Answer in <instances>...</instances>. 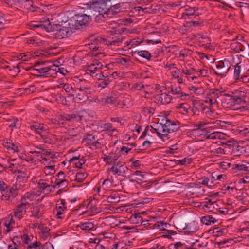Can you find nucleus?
<instances>
[{"label":"nucleus","mask_w":249,"mask_h":249,"mask_svg":"<svg viewBox=\"0 0 249 249\" xmlns=\"http://www.w3.org/2000/svg\"><path fill=\"white\" fill-rule=\"evenodd\" d=\"M87 5L89 6L90 10H92L95 12L93 14L94 16L100 18L108 8L111 7L112 4L110 0H92Z\"/></svg>","instance_id":"f257e3e1"},{"label":"nucleus","mask_w":249,"mask_h":249,"mask_svg":"<svg viewBox=\"0 0 249 249\" xmlns=\"http://www.w3.org/2000/svg\"><path fill=\"white\" fill-rule=\"evenodd\" d=\"M114 175L124 176L128 168L125 166L124 162L120 161H114L112 166L108 169Z\"/></svg>","instance_id":"f03ea898"},{"label":"nucleus","mask_w":249,"mask_h":249,"mask_svg":"<svg viewBox=\"0 0 249 249\" xmlns=\"http://www.w3.org/2000/svg\"><path fill=\"white\" fill-rule=\"evenodd\" d=\"M31 128L39 134L45 142L50 143L51 139L48 136V130L44 127L43 124H34L31 126Z\"/></svg>","instance_id":"7ed1b4c3"},{"label":"nucleus","mask_w":249,"mask_h":249,"mask_svg":"<svg viewBox=\"0 0 249 249\" xmlns=\"http://www.w3.org/2000/svg\"><path fill=\"white\" fill-rule=\"evenodd\" d=\"M29 206L30 204L28 202H22L13 209L12 213L16 218L20 220L26 213V210Z\"/></svg>","instance_id":"20e7f679"},{"label":"nucleus","mask_w":249,"mask_h":249,"mask_svg":"<svg viewBox=\"0 0 249 249\" xmlns=\"http://www.w3.org/2000/svg\"><path fill=\"white\" fill-rule=\"evenodd\" d=\"M75 20L74 26L76 29H80L83 26H86L90 20L89 16L86 14H77L73 17Z\"/></svg>","instance_id":"39448f33"},{"label":"nucleus","mask_w":249,"mask_h":249,"mask_svg":"<svg viewBox=\"0 0 249 249\" xmlns=\"http://www.w3.org/2000/svg\"><path fill=\"white\" fill-rule=\"evenodd\" d=\"M216 67L217 71H214V73L217 75L221 77L226 76L230 69L228 62L225 61H219L218 64L216 65Z\"/></svg>","instance_id":"423d86ee"},{"label":"nucleus","mask_w":249,"mask_h":249,"mask_svg":"<svg viewBox=\"0 0 249 249\" xmlns=\"http://www.w3.org/2000/svg\"><path fill=\"white\" fill-rule=\"evenodd\" d=\"M90 89L87 87L80 86L78 87V90L77 92L76 97H74V100L76 102L86 101L88 99V94L89 93Z\"/></svg>","instance_id":"0eeeda50"},{"label":"nucleus","mask_w":249,"mask_h":249,"mask_svg":"<svg viewBox=\"0 0 249 249\" xmlns=\"http://www.w3.org/2000/svg\"><path fill=\"white\" fill-rule=\"evenodd\" d=\"M2 199L7 201L12 197L14 198L18 195L16 186H13L10 188L7 186L2 192Z\"/></svg>","instance_id":"6e6552de"},{"label":"nucleus","mask_w":249,"mask_h":249,"mask_svg":"<svg viewBox=\"0 0 249 249\" xmlns=\"http://www.w3.org/2000/svg\"><path fill=\"white\" fill-rule=\"evenodd\" d=\"M119 4L112 5L110 8H108L107 11L104 13L101 17L104 19L112 18L114 16H115L117 14L120 12Z\"/></svg>","instance_id":"1a4fd4ad"},{"label":"nucleus","mask_w":249,"mask_h":249,"mask_svg":"<svg viewBox=\"0 0 249 249\" xmlns=\"http://www.w3.org/2000/svg\"><path fill=\"white\" fill-rule=\"evenodd\" d=\"M83 142L88 145H92L96 149L101 146L100 143L97 140V136L92 134H88L85 138H83Z\"/></svg>","instance_id":"9d476101"},{"label":"nucleus","mask_w":249,"mask_h":249,"mask_svg":"<svg viewBox=\"0 0 249 249\" xmlns=\"http://www.w3.org/2000/svg\"><path fill=\"white\" fill-rule=\"evenodd\" d=\"M56 67H55V69H53L50 67L38 68V71L39 74L38 76L45 77H52L53 74H56Z\"/></svg>","instance_id":"9b49d317"},{"label":"nucleus","mask_w":249,"mask_h":249,"mask_svg":"<svg viewBox=\"0 0 249 249\" xmlns=\"http://www.w3.org/2000/svg\"><path fill=\"white\" fill-rule=\"evenodd\" d=\"M234 94L236 95L232 96V97H231V99H229L231 104H233V105H235V104H240L242 102H245L242 97L246 96V92L245 91L236 90Z\"/></svg>","instance_id":"f8f14e48"},{"label":"nucleus","mask_w":249,"mask_h":249,"mask_svg":"<svg viewBox=\"0 0 249 249\" xmlns=\"http://www.w3.org/2000/svg\"><path fill=\"white\" fill-rule=\"evenodd\" d=\"M162 121H166V125L168 130L167 131L169 132V133L176 132L180 128V125L178 121H172L166 117L162 119Z\"/></svg>","instance_id":"ddd939ff"},{"label":"nucleus","mask_w":249,"mask_h":249,"mask_svg":"<svg viewBox=\"0 0 249 249\" xmlns=\"http://www.w3.org/2000/svg\"><path fill=\"white\" fill-rule=\"evenodd\" d=\"M55 155L52 154L51 155H36V160H39L42 164L47 166L52 164H53V161L52 159L53 158Z\"/></svg>","instance_id":"4468645a"},{"label":"nucleus","mask_w":249,"mask_h":249,"mask_svg":"<svg viewBox=\"0 0 249 249\" xmlns=\"http://www.w3.org/2000/svg\"><path fill=\"white\" fill-rule=\"evenodd\" d=\"M44 213V206L42 205L35 206L31 211V217L39 219Z\"/></svg>","instance_id":"2eb2a0df"},{"label":"nucleus","mask_w":249,"mask_h":249,"mask_svg":"<svg viewBox=\"0 0 249 249\" xmlns=\"http://www.w3.org/2000/svg\"><path fill=\"white\" fill-rule=\"evenodd\" d=\"M102 37H98L94 40H91V42L89 43V48L91 51L102 50L101 43Z\"/></svg>","instance_id":"dca6fc26"},{"label":"nucleus","mask_w":249,"mask_h":249,"mask_svg":"<svg viewBox=\"0 0 249 249\" xmlns=\"http://www.w3.org/2000/svg\"><path fill=\"white\" fill-rule=\"evenodd\" d=\"M157 101L160 102L162 105H166L170 103L172 97L169 93H162L158 94L156 97Z\"/></svg>","instance_id":"f3484780"},{"label":"nucleus","mask_w":249,"mask_h":249,"mask_svg":"<svg viewBox=\"0 0 249 249\" xmlns=\"http://www.w3.org/2000/svg\"><path fill=\"white\" fill-rule=\"evenodd\" d=\"M170 91L173 95H178V97L181 98L182 100H185L187 97H189V94L182 92L180 86L175 87L172 86L171 87Z\"/></svg>","instance_id":"a211bd4d"},{"label":"nucleus","mask_w":249,"mask_h":249,"mask_svg":"<svg viewBox=\"0 0 249 249\" xmlns=\"http://www.w3.org/2000/svg\"><path fill=\"white\" fill-rule=\"evenodd\" d=\"M164 124H163L162 123H159V131L158 137H159L160 138L164 139V138H166L167 140L169 139V137H168L169 132L167 130H168V128H167L166 125V121L163 122Z\"/></svg>","instance_id":"6ab92c4d"},{"label":"nucleus","mask_w":249,"mask_h":249,"mask_svg":"<svg viewBox=\"0 0 249 249\" xmlns=\"http://www.w3.org/2000/svg\"><path fill=\"white\" fill-rule=\"evenodd\" d=\"M225 92V90L220 91L218 89H212L211 90L210 92L207 95L212 99L214 103L217 104V99L220 96H221Z\"/></svg>","instance_id":"aec40b11"},{"label":"nucleus","mask_w":249,"mask_h":249,"mask_svg":"<svg viewBox=\"0 0 249 249\" xmlns=\"http://www.w3.org/2000/svg\"><path fill=\"white\" fill-rule=\"evenodd\" d=\"M194 70H189L187 69H182V75L183 76L184 78V81L185 79L188 81H191V80H193L196 77L194 75Z\"/></svg>","instance_id":"412c9836"},{"label":"nucleus","mask_w":249,"mask_h":249,"mask_svg":"<svg viewBox=\"0 0 249 249\" xmlns=\"http://www.w3.org/2000/svg\"><path fill=\"white\" fill-rule=\"evenodd\" d=\"M226 136V135L223 133H220L218 132H213L210 134L206 133L205 135V137L206 139H225V137Z\"/></svg>","instance_id":"4be33fe9"},{"label":"nucleus","mask_w":249,"mask_h":249,"mask_svg":"<svg viewBox=\"0 0 249 249\" xmlns=\"http://www.w3.org/2000/svg\"><path fill=\"white\" fill-rule=\"evenodd\" d=\"M71 33V30L70 27L62 26L60 27L58 34L61 38H66L70 36Z\"/></svg>","instance_id":"5701e85b"},{"label":"nucleus","mask_w":249,"mask_h":249,"mask_svg":"<svg viewBox=\"0 0 249 249\" xmlns=\"http://www.w3.org/2000/svg\"><path fill=\"white\" fill-rule=\"evenodd\" d=\"M65 119L69 121H82L84 120V116L80 113L78 114H66Z\"/></svg>","instance_id":"b1692460"},{"label":"nucleus","mask_w":249,"mask_h":249,"mask_svg":"<svg viewBox=\"0 0 249 249\" xmlns=\"http://www.w3.org/2000/svg\"><path fill=\"white\" fill-rule=\"evenodd\" d=\"M53 180H56L55 181V187L58 186L60 187H66L68 185V181L67 180L65 179V178H55L53 176L51 178V182H53Z\"/></svg>","instance_id":"393cba45"},{"label":"nucleus","mask_w":249,"mask_h":249,"mask_svg":"<svg viewBox=\"0 0 249 249\" xmlns=\"http://www.w3.org/2000/svg\"><path fill=\"white\" fill-rule=\"evenodd\" d=\"M30 153L33 154H35L36 157V155H41L43 154L51 155V152L48 151L46 149L38 146L36 147L35 149L30 151Z\"/></svg>","instance_id":"a878e982"},{"label":"nucleus","mask_w":249,"mask_h":249,"mask_svg":"<svg viewBox=\"0 0 249 249\" xmlns=\"http://www.w3.org/2000/svg\"><path fill=\"white\" fill-rule=\"evenodd\" d=\"M103 160L108 164H113L114 161L117 160V157L114 153H110L108 155L103 157Z\"/></svg>","instance_id":"bb28decb"},{"label":"nucleus","mask_w":249,"mask_h":249,"mask_svg":"<svg viewBox=\"0 0 249 249\" xmlns=\"http://www.w3.org/2000/svg\"><path fill=\"white\" fill-rule=\"evenodd\" d=\"M77 227H79L83 230L89 231L94 228V224L90 222L80 223L77 226Z\"/></svg>","instance_id":"cd10ccee"},{"label":"nucleus","mask_w":249,"mask_h":249,"mask_svg":"<svg viewBox=\"0 0 249 249\" xmlns=\"http://www.w3.org/2000/svg\"><path fill=\"white\" fill-rule=\"evenodd\" d=\"M114 24L115 26L112 28L111 30L108 31V32L111 35H114L115 34H121L125 29V28H120L119 25H118L117 23H114Z\"/></svg>","instance_id":"c85d7f7f"},{"label":"nucleus","mask_w":249,"mask_h":249,"mask_svg":"<svg viewBox=\"0 0 249 249\" xmlns=\"http://www.w3.org/2000/svg\"><path fill=\"white\" fill-rule=\"evenodd\" d=\"M245 152V148L243 146L237 145V144L232 149V153L236 156H239Z\"/></svg>","instance_id":"c756f323"},{"label":"nucleus","mask_w":249,"mask_h":249,"mask_svg":"<svg viewBox=\"0 0 249 249\" xmlns=\"http://www.w3.org/2000/svg\"><path fill=\"white\" fill-rule=\"evenodd\" d=\"M45 63H46L45 61L44 62H43V61H37V62L35 63V64L34 65V66L33 67H29V68H26V71H31V73L32 75H36V76H38V75L39 74V72L38 71V68L37 69H36L34 67H36V66L39 65L41 64H44Z\"/></svg>","instance_id":"7c9ffc66"},{"label":"nucleus","mask_w":249,"mask_h":249,"mask_svg":"<svg viewBox=\"0 0 249 249\" xmlns=\"http://www.w3.org/2000/svg\"><path fill=\"white\" fill-rule=\"evenodd\" d=\"M107 201L110 203H117L120 201V197L117 193H114L109 196L107 198Z\"/></svg>","instance_id":"2f4dec72"},{"label":"nucleus","mask_w":249,"mask_h":249,"mask_svg":"<svg viewBox=\"0 0 249 249\" xmlns=\"http://www.w3.org/2000/svg\"><path fill=\"white\" fill-rule=\"evenodd\" d=\"M198 9H196V8H191L189 7L186 9L185 15L187 16L189 18H192V16H198L199 14V13L197 11Z\"/></svg>","instance_id":"473e14b6"},{"label":"nucleus","mask_w":249,"mask_h":249,"mask_svg":"<svg viewBox=\"0 0 249 249\" xmlns=\"http://www.w3.org/2000/svg\"><path fill=\"white\" fill-rule=\"evenodd\" d=\"M130 219L134 222V223H142L143 222V221L142 220V216L140 215V213H135L134 214H133L131 218H130Z\"/></svg>","instance_id":"72a5a7b5"},{"label":"nucleus","mask_w":249,"mask_h":249,"mask_svg":"<svg viewBox=\"0 0 249 249\" xmlns=\"http://www.w3.org/2000/svg\"><path fill=\"white\" fill-rule=\"evenodd\" d=\"M87 174L84 172L77 173L75 176V180L78 182H82L87 178Z\"/></svg>","instance_id":"f704fd0d"},{"label":"nucleus","mask_w":249,"mask_h":249,"mask_svg":"<svg viewBox=\"0 0 249 249\" xmlns=\"http://www.w3.org/2000/svg\"><path fill=\"white\" fill-rule=\"evenodd\" d=\"M137 54L139 56L142 57L148 60H150L152 57L150 53L148 51L145 50L138 51L137 52Z\"/></svg>","instance_id":"c9c22d12"},{"label":"nucleus","mask_w":249,"mask_h":249,"mask_svg":"<svg viewBox=\"0 0 249 249\" xmlns=\"http://www.w3.org/2000/svg\"><path fill=\"white\" fill-rule=\"evenodd\" d=\"M55 165L53 164L46 166L44 168V172L46 175L53 174L55 172Z\"/></svg>","instance_id":"e433bc0d"},{"label":"nucleus","mask_w":249,"mask_h":249,"mask_svg":"<svg viewBox=\"0 0 249 249\" xmlns=\"http://www.w3.org/2000/svg\"><path fill=\"white\" fill-rule=\"evenodd\" d=\"M42 28H44L47 32H52L54 30V28L53 25H51L49 20H45L43 24H41Z\"/></svg>","instance_id":"4c0bfd02"},{"label":"nucleus","mask_w":249,"mask_h":249,"mask_svg":"<svg viewBox=\"0 0 249 249\" xmlns=\"http://www.w3.org/2000/svg\"><path fill=\"white\" fill-rule=\"evenodd\" d=\"M101 101L105 104H113L116 101V98L112 96L102 98Z\"/></svg>","instance_id":"58836bf2"},{"label":"nucleus","mask_w":249,"mask_h":249,"mask_svg":"<svg viewBox=\"0 0 249 249\" xmlns=\"http://www.w3.org/2000/svg\"><path fill=\"white\" fill-rule=\"evenodd\" d=\"M208 199V201L204 202L203 208H207L209 211H212L214 208L213 205L215 203L214 201H212L211 199Z\"/></svg>","instance_id":"ea45409f"},{"label":"nucleus","mask_w":249,"mask_h":249,"mask_svg":"<svg viewBox=\"0 0 249 249\" xmlns=\"http://www.w3.org/2000/svg\"><path fill=\"white\" fill-rule=\"evenodd\" d=\"M142 111L145 115H153L155 113V108L150 107H142Z\"/></svg>","instance_id":"a19ab883"},{"label":"nucleus","mask_w":249,"mask_h":249,"mask_svg":"<svg viewBox=\"0 0 249 249\" xmlns=\"http://www.w3.org/2000/svg\"><path fill=\"white\" fill-rule=\"evenodd\" d=\"M191 53L192 51L190 50L184 49L180 51L179 54V57L184 58L185 57L191 55Z\"/></svg>","instance_id":"79ce46f5"},{"label":"nucleus","mask_w":249,"mask_h":249,"mask_svg":"<svg viewBox=\"0 0 249 249\" xmlns=\"http://www.w3.org/2000/svg\"><path fill=\"white\" fill-rule=\"evenodd\" d=\"M232 168L233 169H237L239 171H243L249 172L248 167L244 164H235L233 165Z\"/></svg>","instance_id":"37998d69"},{"label":"nucleus","mask_w":249,"mask_h":249,"mask_svg":"<svg viewBox=\"0 0 249 249\" xmlns=\"http://www.w3.org/2000/svg\"><path fill=\"white\" fill-rule=\"evenodd\" d=\"M86 71H89L90 75H91L92 76H94L93 74L97 72V67H95V65H93V61L88 66Z\"/></svg>","instance_id":"c03bdc74"},{"label":"nucleus","mask_w":249,"mask_h":249,"mask_svg":"<svg viewBox=\"0 0 249 249\" xmlns=\"http://www.w3.org/2000/svg\"><path fill=\"white\" fill-rule=\"evenodd\" d=\"M210 180V178L208 177H202L199 178L198 180L199 184L207 185L209 187H211V185L209 184V181Z\"/></svg>","instance_id":"a18cd8bd"},{"label":"nucleus","mask_w":249,"mask_h":249,"mask_svg":"<svg viewBox=\"0 0 249 249\" xmlns=\"http://www.w3.org/2000/svg\"><path fill=\"white\" fill-rule=\"evenodd\" d=\"M42 244L37 242L30 243L27 247V249H41Z\"/></svg>","instance_id":"49530a36"},{"label":"nucleus","mask_w":249,"mask_h":249,"mask_svg":"<svg viewBox=\"0 0 249 249\" xmlns=\"http://www.w3.org/2000/svg\"><path fill=\"white\" fill-rule=\"evenodd\" d=\"M4 145L7 149H11L13 150V152H18V149L17 146L14 145L13 143H8L7 142H5Z\"/></svg>","instance_id":"de8ad7c7"},{"label":"nucleus","mask_w":249,"mask_h":249,"mask_svg":"<svg viewBox=\"0 0 249 249\" xmlns=\"http://www.w3.org/2000/svg\"><path fill=\"white\" fill-rule=\"evenodd\" d=\"M241 72V66L238 64L234 67V76L236 80L240 79V73Z\"/></svg>","instance_id":"09e8293b"},{"label":"nucleus","mask_w":249,"mask_h":249,"mask_svg":"<svg viewBox=\"0 0 249 249\" xmlns=\"http://www.w3.org/2000/svg\"><path fill=\"white\" fill-rule=\"evenodd\" d=\"M223 174L217 175L215 172H213L211 178V184H213L215 180H220L223 178Z\"/></svg>","instance_id":"8fccbe9b"},{"label":"nucleus","mask_w":249,"mask_h":249,"mask_svg":"<svg viewBox=\"0 0 249 249\" xmlns=\"http://www.w3.org/2000/svg\"><path fill=\"white\" fill-rule=\"evenodd\" d=\"M112 184V183L109 179H106L103 181L102 187L104 189L107 190L111 187Z\"/></svg>","instance_id":"3c124183"},{"label":"nucleus","mask_w":249,"mask_h":249,"mask_svg":"<svg viewBox=\"0 0 249 249\" xmlns=\"http://www.w3.org/2000/svg\"><path fill=\"white\" fill-rule=\"evenodd\" d=\"M13 216H14V215L13 213L8 215L5 220V223L6 225L8 226L12 225L15 224V221L13 219Z\"/></svg>","instance_id":"603ef678"},{"label":"nucleus","mask_w":249,"mask_h":249,"mask_svg":"<svg viewBox=\"0 0 249 249\" xmlns=\"http://www.w3.org/2000/svg\"><path fill=\"white\" fill-rule=\"evenodd\" d=\"M223 145H226L229 147L232 146L233 148L237 144V142L235 140H225L222 142Z\"/></svg>","instance_id":"864d4df0"},{"label":"nucleus","mask_w":249,"mask_h":249,"mask_svg":"<svg viewBox=\"0 0 249 249\" xmlns=\"http://www.w3.org/2000/svg\"><path fill=\"white\" fill-rule=\"evenodd\" d=\"M192 161V159L189 157L184 158L178 160V163L180 165H186L190 164Z\"/></svg>","instance_id":"5fc2aeb1"},{"label":"nucleus","mask_w":249,"mask_h":249,"mask_svg":"<svg viewBox=\"0 0 249 249\" xmlns=\"http://www.w3.org/2000/svg\"><path fill=\"white\" fill-rule=\"evenodd\" d=\"M208 122H199L196 125V130H205L206 129V125L208 124Z\"/></svg>","instance_id":"6e6d98bb"},{"label":"nucleus","mask_w":249,"mask_h":249,"mask_svg":"<svg viewBox=\"0 0 249 249\" xmlns=\"http://www.w3.org/2000/svg\"><path fill=\"white\" fill-rule=\"evenodd\" d=\"M130 61V59L128 58L119 57L116 58V62L118 63H120L122 65H125L127 63Z\"/></svg>","instance_id":"4d7b16f0"},{"label":"nucleus","mask_w":249,"mask_h":249,"mask_svg":"<svg viewBox=\"0 0 249 249\" xmlns=\"http://www.w3.org/2000/svg\"><path fill=\"white\" fill-rule=\"evenodd\" d=\"M211 219H212V216L207 215L202 217L201 218V221L203 224L206 225H210V220Z\"/></svg>","instance_id":"13d9d810"},{"label":"nucleus","mask_w":249,"mask_h":249,"mask_svg":"<svg viewBox=\"0 0 249 249\" xmlns=\"http://www.w3.org/2000/svg\"><path fill=\"white\" fill-rule=\"evenodd\" d=\"M144 88V86L143 84L136 83L133 85L132 88L134 89L135 90H141Z\"/></svg>","instance_id":"bf43d9fd"},{"label":"nucleus","mask_w":249,"mask_h":249,"mask_svg":"<svg viewBox=\"0 0 249 249\" xmlns=\"http://www.w3.org/2000/svg\"><path fill=\"white\" fill-rule=\"evenodd\" d=\"M179 108L181 109V111L187 113L188 112V109H190V107H188V105L186 104L182 103L179 105Z\"/></svg>","instance_id":"052dcab7"},{"label":"nucleus","mask_w":249,"mask_h":249,"mask_svg":"<svg viewBox=\"0 0 249 249\" xmlns=\"http://www.w3.org/2000/svg\"><path fill=\"white\" fill-rule=\"evenodd\" d=\"M63 88L69 94L70 92H71V91H72L73 87L70 84H65L63 86Z\"/></svg>","instance_id":"680f3d73"},{"label":"nucleus","mask_w":249,"mask_h":249,"mask_svg":"<svg viewBox=\"0 0 249 249\" xmlns=\"http://www.w3.org/2000/svg\"><path fill=\"white\" fill-rule=\"evenodd\" d=\"M30 55H29L28 53H20L18 56L19 59H23V61H27L28 58H30Z\"/></svg>","instance_id":"e2e57ef3"},{"label":"nucleus","mask_w":249,"mask_h":249,"mask_svg":"<svg viewBox=\"0 0 249 249\" xmlns=\"http://www.w3.org/2000/svg\"><path fill=\"white\" fill-rule=\"evenodd\" d=\"M142 42L143 40L140 38H134L130 40V43H131V45H133V47L134 46H136L137 45H138Z\"/></svg>","instance_id":"0e129e2a"},{"label":"nucleus","mask_w":249,"mask_h":249,"mask_svg":"<svg viewBox=\"0 0 249 249\" xmlns=\"http://www.w3.org/2000/svg\"><path fill=\"white\" fill-rule=\"evenodd\" d=\"M213 153L214 156H219V155L224 154V149L219 147L218 148L215 149L213 151Z\"/></svg>","instance_id":"69168bd1"},{"label":"nucleus","mask_w":249,"mask_h":249,"mask_svg":"<svg viewBox=\"0 0 249 249\" xmlns=\"http://www.w3.org/2000/svg\"><path fill=\"white\" fill-rule=\"evenodd\" d=\"M112 128V124L110 123H106L104 124L103 125V130L107 131L108 132L110 131Z\"/></svg>","instance_id":"338daca9"},{"label":"nucleus","mask_w":249,"mask_h":249,"mask_svg":"<svg viewBox=\"0 0 249 249\" xmlns=\"http://www.w3.org/2000/svg\"><path fill=\"white\" fill-rule=\"evenodd\" d=\"M38 185H39V188L40 189L43 190L46 186H47V184L45 182V180L44 179H40L38 182Z\"/></svg>","instance_id":"774afa93"}]
</instances>
